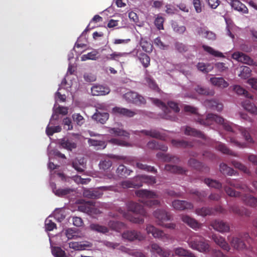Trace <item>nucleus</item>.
Returning a JSON list of instances; mask_svg holds the SVG:
<instances>
[{
	"mask_svg": "<svg viewBox=\"0 0 257 257\" xmlns=\"http://www.w3.org/2000/svg\"><path fill=\"white\" fill-rule=\"evenodd\" d=\"M60 145L64 149L71 151L77 147L76 144L72 141L63 138L60 140Z\"/></svg>",
	"mask_w": 257,
	"mask_h": 257,
	"instance_id": "37",
	"label": "nucleus"
},
{
	"mask_svg": "<svg viewBox=\"0 0 257 257\" xmlns=\"http://www.w3.org/2000/svg\"><path fill=\"white\" fill-rule=\"evenodd\" d=\"M154 216L156 219L157 223L160 226H163L164 222L171 219L170 215L163 209L156 210L154 212Z\"/></svg>",
	"mask_w": 257,
	"mask_h": 257,
	"instance_id": "10",
	"label": "nucleus"
},
{
	"mask_svg": "<svg viewBox=\"0 0 257 257\" xmlns=\"http://www.w3.org/2000/svg\"><path fill=\"white\" fill-rule=\"evenodd\" d=\"M202 48H203L204 51H205L206 52H208V53L214 56L218 57H224L223 54L221 52L215 50L210 46L203 45L202 46Z\"/></svg>",
	"mask_w": 257,
	"mask_h": 257,
	"instance_id": "58",
	"label": "nucleus"
},
{
	"mask_svg": "<svg viewBox=\"0 0 257 257\" xmlns=\"http://www.w3.org/2000/svg\"><path fill=\"white\" fill-rule=\"evenodd\" d=\"M175 253L176 255L184 257H196L194 254L190 250L184 249L182 247H177L174 249Z\"/></svg>",
	"mask_w": 257,
	"mask_h": 257,
	"instance_id": "42",
	"label": "nucleus"
},
{
	"mask_svg": "<svg viewBox=\"0 0 257 257\" xmlns=\"http://www.w3.org/2000/svg\"><path fill=\"white\" fill-rule=\"evenodd\" d=\"M220 171L223 175L231 176L233 174L234 170L231 168L228 167L224 163L220 164Z\"/></svg>",
	"mask_w": 257,
	"mask_h": 257,
	"instance_id": "55",
	"label": "nucleus"
},
{
	"mask_svg": "<svg viewBox=\"0 0 257 257\" xmlns=\"http://www.w3.org/2000/svg\"><path fill=\"white\" fill-rule=\"evenodd\" d=\"M242 107L247 111L253 114H257V107L249 100L242 102Z\"/></svg>",
	"mask_w": 257,
	"mask_h": 257,
	"instance_id": "36",
	"label": "nucleus"
},
{
	"mask_svg": "<svg viewBox=\"0 0 257 257\" xmlns=\"http://www.w3.org/2000/svg\"><path fill=\"white\" fill-rule=\"evenodd\" d=\"M185 134L188 136H192L204 140L206 139L205 135L201 131H198L190 126H187L185 131Z\"/></svg>",
	"mask_w": 257,
	"mask_h": 257,
	"instance_id": "29",
	"label": "nucleus"
},
{
	"mask_svg": "<svg viewBox=\"0 0 257 257\" xmlns=\"http://www.w3.org/2000/svg\"><path fill=\"white\" fill-rule=\"evenodd\" d=\"M91 93L93 95L99 96L107 94L110 92L108 87L100 85H95L91 87Z\"/></svg>",
	"mask_w": 257,
	"mask_h": 257,
	"instance_id": "17",
	"label": "nucleus"
},
{
	"mask_svg": "<svg viewBox=\"0 0 257 257\" xmlns=\"http://www.w3.org/2000/svg\"><path fill=\"white\" fill-rule=\"evenodd\" d=\"M231 164L235 168L238 169L246 174L250 173L249 169L244 165L238 161L233 160L231 161Z\"/></svg>",
	"mask_w": 257,
	"mask_h": 257,
	"instance_id": "60",
	"label": "nucleus"
},
{
	"mask_svg": "<svg viewBox=\"0 0 257 257\" xmlns=\"http://www.w3.org/2000/svg\"><path fill=\"white\" fill-rule=\"evenodd\" d=\"M151 252L156 253L161 257H171L173 255L170 250L162 248L156 243L151 244Z\"/></svg>",
	"mask_w": 257,
	"mask_h": 257,
	"instance_id": "12",
	"label": "nucleus"
},
{
	"mask_svg": "<svg viewBox=\"0 0 257 257\" xmlns=\"http://www.w3.org/2000/svg\"><path fill=\"white\" fill-rule=\"evenodd\" d=\"M122 237L129 241H133L136 239L141 241L145 238V236L142 234V233L136 230L124 231L122 234Z\"/></svg>",
	"mask_w": 257,
	"mask_h": 257,
	"instance_id": "11",
	"label": "nucleus"
},
{
	"mask_svg": "<svg viewBox=\"0 0 257 257\" xmlns=\"http://www.w3.org/2000/svg\"><path fill=\"white\" fill-rule=\"evenodd\" d=\"M188 193L195 195L196 196V200L198 202H203L207 195L205 191H202L199 192L196 189H191L189 191Z\"/></svg>",
	"mask_w": 257,
	"mask_h": 257,
	"instance_id": "38",
	"label": "nucleus"
},
{
	"mask_svg": "<svg viewBox=\"0 0 257 257\" xmlns=\"http://www.w3.org/2000/svg\"><path fill=\"white\" fill-rule=\"evenodd\" d=\"M123 98L127 102L138 105L145 104L146 103L145 98L136 92H127L123 95Z\"/></svg>",
	"mask_w": 257,
	"mask_h": 257,
	"instance_id": "6",
	"label": "nucleus"
},
{
	"mask_svg": "<svg viewBox=\"0 0 257 257\" xmlns=\"http://www.w3.org/2000/svg\"><path fill=\"white\" fill-rule=\"evenodd\" d=\"M108 225L112 230H115L117 232H120L126 228L124 223L117 221H109L108 222Z\"/></svg>",
	"mask_w": 257,
	"mask_h": 257,
	"instance_id": "43",
	"label": "nucleus"
},
{
	"mask_svg": "<svg viewBox=\"0 0 257 257\" xmlns=\"http://www.w3.org/2000/svg\"><path fill=\"white\" fill-rule=\"evenodd\" d=\"M224 189L226 194L230 197L240 198L246 205L252 207H257V198L250 194L242 195L239 192L236 191L230 187L225 186Z\"/></svg>",
	"mask_w": 257,
	"mask_h": 257,
	"instance_id": "3",
	"label": "nucleus"
},
{
	"mask_svg": "<svg viewBox=\"0 0 257 257\" xmlns=\"http://www.w3.org/2000/svg\"><path fill=\"white\" fill-rule=\"evenodd\" d=\"M182 220L186 223L190 227L194 229H197L201 227V224L198 222L195 219L191 218L187 215H182Z\"/></svg>",
	"mask_w": 257,
	"mask_h": 257,
	"instance_id": "25",
	"label": "nucleus"
},
{
	"mask_svg": "<svg viewBox=\"0 0 257 257\" xmlns=\"http://www.w3.org/2000/svg\"><path fill=\"white\" fill-rule=\"evenodd\" d=\"M145 80L147 85L151 89L155 91L159 90V88L155 81L153 78L150 76H148L146 77Z\"/></svg>",
	"mask_w": 257,
	"mask_h": 257,
	"instance_id": "64",
	"label": "nucleus"
},
{
	"mask_svg": "<svg viewBox=\"0 0 257 257\" xmlns=\"http://www.w3.org/2000/svg\"><path fill=\"white\" fill-rule=\"evenodd\" d=\"M212 240L223 250L229 251L230 249L228 243L225 241L224 237L218 234H213L212 236Z\"/></svg>",
	"mask_w": 257,
	"mask_h": 257,
	"instance_id": "19",
	"label": "nucleus"
},
{
	"mask_svg": "<svg viewBox=\"0 0 257 257\" xmlns=\"http://www.w3.org/2000/svg\"><path fill=\"white\" fill-rule=\"evenodd\" d=\"M204 182L208 187L220 189L222 187V184L219 181L210 178H205Z\"/></svg>",
	"mask_w": 257,
	"mask_h": 257,
	"instance_id": "48",
	"label": "nucleus"
},
{
	"mask_svg": "<svg viewBox=\"0 0 257 257\" xmlns=\"http://www.w3.org/2000/svg\"><path fill=\"white\" fill-rule=\"evenodd\" d=\"M108 132L115 137H123L125 138L130 137V134L127 132L119 127H108Z\"/></svg>",
	"mask_w": 257,
	"mask_h": 257,
	"instance_id": "22",
	"label": "nucleus"
},
{
	"mask_svg": "<svg viewBox=\"0 0 257 257\" xmlns=\"http://www.w3.org/2000/svg\"><path fill=\"white\" fill-rule=\"evenodd\" d=\"M233 90L238 95L243 94L247 98L253 99V95L239 85H235L233 87Z\"/></svg>",
	"mask_w": 257,
	"mask_h": 257,
	"instance_id": "53",
	"label": "nucleus"
},
{
	"mask_svg": "<svg viewBox=\"0 0 257 257\" xmlns=\"http://www.w3.org/2000/svg\"><path fill=\"white\" fill-rule=\"evenodd\" d=\"M250 239V238L248 233L239 234L238 236H233L232 238L230 244L235 249L242 250L247 248L246 242L248 243Z\"/></svg>",
	"mask_w": 257,
	"mask_h": 257,
	"instance_id": "5",
	"label": "nucleus"
},
{
	"mask_svg": "<svg viewBox=\"0 0 257 257\" xmlns=\"http://www.w3.org/2000/svg\"><path fill=\"white\" fill-rule=\"evenodd\" d=\"M148 147L152 150H160L164 152H166L168 150V147L162 143H159L156 141H150L147 144Z\"/></svg>",
	"mask_w": 257,
	"mask_h": 257,
	"instance_id": "32",
	"label": "nucleus"
},
{
	"mask_svg": "<svg viewBox=\"0 0 257 257\" xmlns=\"http://www.w3.org/2000/svg\"><path fill=\"white\" fill-rule=\"evenodd\" d=\"M111 112L115 115H119L127 117H133L136 113L128 109L115 106L112 109Z\"/></svg>",
	"mask_w": 257,
	"mask_h": 257,
	"instance_id": "16",
	"label": "nucleus"
},
{
	"mask_svg": "<svg viewBox=\"0 0 257 257\" xmlns=\"http://www.w3.org/2000/svg\"><path fill=\"white\" fill-rule=\"evenodd\" d=\"M109 118V114L107 112H100L99 111L94 113L92 118L102 124L104 123Z\"/></svg>",
	"mask_w": 257,
	"mask_h": 257,
	"instance_id": "34",
	"label": "nucleus"
},
{
	"mask_svg": "<svg viewBox=\"0 0 257 257\" xmlns=\"http://www.w3.org/2000/svg\"><path fill=\"white\" fill-rule=\"evenodd\" d=\"M237 129L241 133L242 136L244 138L245 140L248 143H253L254 141L252 137H251L249 129L244 128L241 126H238Z\"/></svg>",
	"mask_w": 257,
	"mask_h": 257,
	"instance_id": "44",
	"label": "nucleus"
},
{
	"mask_svg": "<svg viewBox=\"0 0 257 257\" xmlns=\"http://www.w3.org/2000/svg\"><path fill=\"white\" fill-rule=\"evenodd\" d=\"M136 180L138 182V184H142V186L144 183L153 185L156 182V179L155 177L147 175L138 176L136 177Z\"/></svg>",
	"mask_w": 257,
	"mask_h": 257,
	"instance_id": "23",
	"label": "nucleus"
},
{
	"mask_svg": "<svg viewBox=\"0 0 257 257\" xmlns=\"http://www.w3.org/2000/svg\"><path fill=\"white\" fill-rule=\"evenodd\" d=\"M188 164L190 167L200 171L208 172L209 170L207 166L203 165L201 162L193 158L190 159Z\"/></svg>",
	"mask_w": 257,
	"mask_h": 257,
	"instance_id": "21",
	"label": "nucleus"
},
{
	"mask_svg": "<svg viewBox=\"0 0 257 257\" xmlns=\"http://www.w3.org/2000/svg\"><path fill=\"white\" fill-rule=\"evenodd\" d=\"M138 59L144 68H147L150 66V58L147 54L141 53L138 55Z\"/></svg>",
	"mask_w": 257,
	"mask_h": 257,
	"instance_id": "50",
	"label": "nucleus"
},
{
	"mask_svg": "<svg viewBox=\"0 0 257 257\" xmlns=\"http://www.w3.org/2000/svg\"><path fill=\"white\" fill-rule=\"evenodd\" d=\"M132 172V170L128 169L123 165H120L116 170L117 175L122 178L126 177L129 176Z\"/></svg>",
	"mask_w": 257,
	"mask_h": 257,
	"instance_id": "45",
	"label": "nucleus"
},
{
	"mask_svg": "<svg viewBox=\"0 0 257 257\" xmlns=\"http://www.w3.org/2000/svg\"><path fill=\"white\" fill-rule=\"evenodd\" d=\"M136 166L137 168L141 170H145L147 172L157 173V170L155 168V167L148 166L146 164H144L138 162L136 163Z\"/></svg>",
	"mask_w": 257,
	"mask_h": 257,
	"instance_id": "62",
	"label": "nucleus"
},
{
	"mask_svg": "<svg viewBox=\"0 0 257 257\" xmlns=\"http://www.w3.org/2000/svg\"><path fill=\"white\" fill-rule=\"evenodd\" d=\"M89 145L97 147V149H104L106 145L104 142L89 139L88 141Z\"/></svg>",
	"mask_w": 257,
	"mask_h": 257,
	"instance_id": "56",
	"label": "nucleus"
},
{
	"mask_svg": "<svg viewBox=\"0 0 257 257\" xmlns=\"http://www.w3.org/2000/svg\"><path fill=\"white\" fill-rule=\"evenodd\" d=\"M98 58V52L97 50H93L87 54L83 55L81 57L82 61L87 60H96Z\"/></svg>",
	"mask_w": 257,
	"mask_h": 257,
	"instance_id": "54",
	"label": "nucleus"
},
{
	"mask_svg": "<svg viewBox=\"0 0 257 257\" xmlns=\"http://www.w3.org/2000/svg\"><path fill=\"white\" fill-rule=\"evenodd\" d=\"M146 231L148 234H152L155 238H158L165 241L169 238V236L152 225H147Z\"/></svg>",
	"mask_w": 257,
	"mask_h": 257,
	"instance_id": "8",
	"label": "nucleus"
},
{
	"mask_svg": "<svg viewBox=\"0 0 257 257\" xmlns=\"http://www.w3.org/2000/svg\"><path fill=\"white\" fill-rule=\"evenodd\" d=\"M52 253L55 257H66V253L61 247L58 246L53 247L52 249Z\"/></svg>",
	"mask_w": 257,
	"mask_h": 257,
	"instance_id": "61",
	"label": "nucleus"
},
{
	"mask_svg": "<svg viewBox=\"0 0 257 257\" xmlns=\"http://www.w3.org/2000/svg\"><path fill=\"white\" fill-rule=\"evenodd\" d=\"M156 156L158 158L161 159L164 162L178 164L180 161L179 158L177 156H172L170 154H166L162 152L158 153Z\"/></svg>",
	"mask_w": 257,
	"mask_h": 257,
	"instance_id": "18",
	"label": "nucleus"
},
{
	"mask_svg": "<svg viewBox=\"0 0 257 257\" xmlns=\"http://www.w3.org/2000/svg\"><path fill=\"white\" fill-rule=\"evenodd\" d=\"M229 212L239 216H249L250 212L248 210L243 207L239 208V207L233 205L230 207Z\"/></svg>",
	"mask_w": 257,
	"mask_h": 257,
	"instance_id": "31",
	"label": "nucleus"
},
{
	"mask_svg": "<svg viewBox=\"0 0 257 257\" xmlns=\"http://www.w3.org/2000/svg\"><path fill=\"white\" fill-rule=\"evenodd\" d=\"M150 99L155 105L163 109L165 113L164 117L166 119L175 120L176 118L175 115L173 114L172 112L170 111L169 108L167 106L165 103L157 98H150Z\"/></svg>",
	"mask_w": 257,
	"mask_h": 257,
	"instance_id": "7",
	"label": "nucleus"
},
{
	"mask_svg": "<svg viewBox=\"0 0 257 257\" xmlns=\"http://www.w3.org/2000/svg\"><path fill=\"white\" fill-rule=\"evenodd\" d=\"M195 90L198 94L203 95L213 96L214 94V91L209 88L204 87L201 85H197L195 88Z\"/></svg>",
	"mask_w": 257,
	"mask_h": 257,
	"instance_id": "40",
	"label": "nucleus"
},
{
	"mask_svg": "<svg viewBox=\"0 0 257 257\" xmlns=\"http://www.w3.org/2000/svg\"><path fill=\"white\" fill-rule=\"evenodd\" d=\"M172 144L176 148H186L193 147L192 143L184 140H172Z\"/></svg>",
	"mask_w": 257,
	"mask_h": 257,
	"instance_id": "41",
	"label": "nucleus"
},
{
	"mask_svg": "<svg viewBox=\"0 0 257 257\" xmlns=\"http://www.w3.org/2000/svg\"><path fill=\"white\" fill-rule=\"evenodd\" d=\"M226 182L230 186L234 187L236 189H240L244 192L248 191L249 192L253 193V191L251 190L246 184L243 183L242 182L239 180L227 179Z\"/></svg>",
	"mask_w": 257,
	"mask_h": 257,
	"instance_id": "13",
	"label": "nucleus"
},
{
	"mask_svg": "<svg viewBox=\"0 0 257 257\" xmlns=\"http://www.w3.org/2000/svg\"><path fill=\"white\" fill-rule=\"evenodd\" d=\"M72 167L77 172L82 173L84 171L85 168V163L84 162V159L81 158L80 159H75L72 162Z\"/></svg>",
	"mask_w": 257,
	"mask_h": 257,
	"instance_id": "35",
	"label": "nucleus"
},
{
	"mask_svg": "<svg viewBox=\"0 0 257 257\" xmlns=\"http://www.w3.org/2000/svg\"><path fill=\"white\" fill-rule=\"evenodd\" d=\"M55 187H53V191L55 194L58 196L62 197L67 194H70L71 192L73 191V189L66 188H59L57 189L56 188V185H54Z\"/></svg>",
	"mask_w": 257,
	"mask_h": 257,
	"instance_id": "49",
	"label": "nucleus"
},
{
	"mask_svg": "<svg viewBox=\"0 0 257 257\" xmlns=\"http://www.w3.org/2000/svg\"><path fill=\"white\" fill-rule=\"evenodd\" d=\"M211 225L215 230L222 233L228 232L230 229L229 225L222 220H215L211 223Z\"/></svg>",
	"mask_w": 257,
	"mask_h": 257,
	"instance_id": "15",
	"label": "nucleus"
},
{
	"mask_svg": "<svg viewBox=\"0 0 257 257\" xmlns=\"http://www.w3.org/2000/svg\"><path fill=\"white\" fill-rule=\"evenodd\" d=\"M214 210L212 208L203 207L200 208H197L195 210L196 213L202 216L211 215L214 213Z\"/></svg>",
	"mask_w": 257,
	"mask_h": 257,
	"instance_id": "46",
	"label": "nucleus"
},
{
	"mask_svg": "<svg viewBox=\"0 0 257 257\" xmlns=\"http://www.w3.org/2000/svg\"><path fill=\"white\" fill-rule=\"evenodd\" d=\"M209 120L214 121L216 123L221 124L222 125L225 121L223 117L213 113H209L207 115L206 121H208Z\"/></svg>",
	"mask_w": 257,
	"mask_h": 257,
	"instance_id": "52",
	"label": "nucleus"
},
{
	"mask_svg": "<svg viewBox=\"0 0 257 257\" xmlns=\"http://www.w3.org/2000/svg\"><path fill=\"white\" fill-rule=\"evenodd\" d=\"M211 83L221 88H225L228 86V83L222 77H212L210 79Z\"/></svg>",
	"mask_w": 257,
	"mask_h": 257,
	"instance_id": "27",
	"label": "nucleus"
},
{
	"mask_svg": "<svg viewBox=\"0 0 257 257\" xmlns=\"http://www.w3.org/2000/svg\"><path fill=\"white\" fill-rule=\"evenodd\" d=\"M196 66L198 70L204 73H208L212 70V68H209L210 66L209 64H205L203 62H199Z\"/></svg>",
	"mask_w": 257,
	"mask_h": 257,
	"instance_id": "63",
	"label": "nucleus"
},
{
	"mask_svg": "<svg viewBox=\"0 0 257 257\" xmlns=\"http://www.w3.org/2000/svg\"><path fill=\"white\" fill-rule=\"evenodd\" d=\"M126 206L128 211L135 214L134 216L129 214L128 213H126L121 208L119 209L120 213L132 222L138 224L143 223L144 221V219L142 217L136 216L137 214H140L142 216H147V213L144 207L142 205L133 201H128L126 204Z\"/></svg>",
	"mask_w": 257,
	"mask_h": 257,
	"instance_id": "1",
	"label": "nucleus"
},
{
	"mask_svg": "<svg viewBox=\"0 0 257 257\" xmlns=\"http://www.w3.org/2000/svg\"><path fill=\"white\" fill-rule=\"evenodd\" d=\"M230 5L235 10L243 14L248 13V9L245 5L241 3L238 0H233L230 3Z\"/></svg>",
	"mask_w": 257,
	"mask_h": 257,
	"instance_id": "28",
	"label": "nucleus"
},
{
	"mask_svg": "<svg viewBox=\"0 0 257 257\" xmlns=\"http://www.w3.org/2000/svg\"><path fill=\"white\" fill-rule=\"evenodd\" d=\"M69 247L77 250H82L85 249L86 247H91L92 244L90 242H75L72 241L69 243Z\"/></svg>",
	"mask_w": 257,
	"mask_h": 257,
	"instance_id": "24",
	"label": "nucleus"
},
{
	"mask_svg": "<svg viewBox=\"0 0 257 257\" xmlns=\"http://www.w3.org/2000/svg\"><path fill=\"white\" fill-rule=\"evenodd\" d=\"M165 170L172 173L181 175L185 174L187 171L186 170L180 166L170 164L166 165Z\"/></svg>",
	"mask_w": 257,
	"mask_h": 257,
	"instance_id": "26",
	"label": "nucleus"
},
{
	"mask_svg": "<svg viewBox=\"0 0 257 257\" xmlns=\"http://www.w3.org/2000/svg\"><path fill=\"white\" fill-rule=\"evenodd\" d=\"M94 203L93 201H87L86 203L81 204L78 207L79 211L90 214L93 212Z\"/></svg>",
	"mask_w": 257,
	"mask_h": 257,
	"instance_id": "33",
	"label": "nucleus"
},
{
	"mask_svg": "<svg viewBox=\"0 0 257 257\" xmlns=\"http://www.w3.org/2000/svg\"><path fill=\"white\" fill-rule=\"evenodd\" d=\"M103 195L98 188L93 189H85L83 191L84 197L90 199H98L101 197Z\"/></svg>",
	"mask_w": 257,
	"mask_h": 257,
	"instance_id": "20",
	"label": "nucleus"
},
{
	"mask_svg": "<svg viewBox=\"0 0 257 257\" xmlns=\"http://www.w3.org/2000/svg\"><path fill=\"white\" fill-rule=\"evenodd\" d=\"M120 185L121 187L124 189L139 188L142 186V184H138V182L136 181V178L134 181L128 180L122 181L121 182Z\"/></svg>",
	"mask_w": 257,
	"mask_h": 257,
	"instance_id": "47",
	"label": "nucleus"
},
{
	"mask_svg": "<svg viewBox=\"0 0 257 257\" xmlns=\"http://www.w3.org/2000/svg\"><path fill=\"white\" fill-rule=\"evenodd\" d=\"M135 194L138 197L141 198L140 201L147 206L152 207L160 204V202L158 200H150L158 197V195L154 191L141 189L137 190Z\"/></svg>",
	"mask_w": 257,
	"mask_h": 257,
	"instance_id": "2",
	"label": "nucleus"
},
{
	"mask_svg": "<svg viewBox=\"0 0 257 257\" xmlns=\"http://www.w3.org/2000/svg\"><path fill=\"white\" fill-rule=\"evenodd\" d=\"M205 105L208 108L220 111L223 109V104L215 100H207L205 101Z\"/></svg>",
	"mask_w": 257,
	"mask_h": 257,
	"instance_id": "30",
	"label": "nucleus"
},
{
	"mask_svg": "<svg viewBox=\"0 0 257 257\" xmlns=\"http://www.w3.org/2000/svg\"><path fill=\"white\" fill-rule=\"evenodd\" d=\"M188 243L191 248L200 252H206L209 250L210 245L207 240L201 236L198 235L192 236Z\"/></svg>",
	"mask_w": 257,
	"mask_h": 257,
	"instance_id": "4",
	"label": "nucleus"
},
{
	"mask_svg": "<svg viewBox=\"0 0 257 257\" xmlns=\"http://www.w3.org/2000/svg\"><path fill=\"white\" fill-rule=\"evenodd\" d=\"M140 45L142 48V49L147 53H151L153 50L152 44L143 39H142L140 41Z\"/></svg>",
	"mask_w": 257,
	"mask_h": 257,
	"instance_id": "59",
	"label": "nucleus"
},
{
	"mask_svg": "<svg viewBox=\"0 0 257 257\" xmlns=\"http://www.w3.org/2000/svg\"><path fill=\"white\" fill-rule=\"evenodd\" d=\"M90 228L93 231H97L98 232L105 233L108 231V229L107 227L103 225H100L98 224L93 223L90 224Z\"/></svg>",
	"mask_w": 257,
	"mask_h": 257,
	"instance_id": "57",
	"label": "nucleus"
},
{
	"mask_svg": "<svg viewBox=\"0 0 257 257\" xmlns=\"http://www.w3.org/2000/svg\"><path fill=\"white\" fill-rule=\"evenodd\" d=\"M215 147L216 150L221 152L223 154L236 156V155L234 153L229 150L225 144L221 142H217L215 145Z\"/></svg>",
	"mask_w": 257,
	"mask_h": 257,
	"instance_id": "39",
	"label": "nucleus"
},
{
	"mask_svg": "<svg viewBox=\"0 0 257 257\" xmlns=\"http://www.w3.org/2000/svg\"><path fill=\"white\" fill-rule=\"evenodd\" d=\"M172 206L176 210H184L192 209L193 204L187 201L175 200L172 202Z\"/></svg>",
	"mask_w": 257,
	"mask_h": 257,
	"instance_id": "14",
	"label": "nucleus"
},
{
	"mask_svg": "<svg viewBox=\"0 0 257 257\" xmlns=\"http://www.w3.org/2000/svg\"><path fill=\"white\" fill-rule=\"evenodd\" d=\"M142 133L145 134L146 136H150L152 138L162 139L163 136L158 131L156 130H142L141 131Z\"/></svg>",
	"mask_w": 257,
	"mask_h": 257,
	"instance_id": "51",
	"label": "nucleus"
},
{
	"mask_svg": "<svg viewBox=\"0 0 257 257\" xmlns=\"http://www.w3.org/2000/svg\"><path fill=\"white\" fill-rule=\"evenodd\" d=\"M232 58L242 63L250 66H256V62L246 54L240 52H235L232 54Z\"/></svg>",
	"mask_w": 257,
	"mask_h": 257,
	"instance_id": "9",
	"label": "nucleus"
}]
</instances>
